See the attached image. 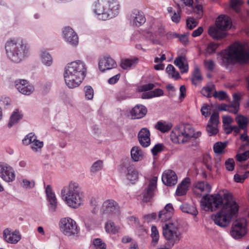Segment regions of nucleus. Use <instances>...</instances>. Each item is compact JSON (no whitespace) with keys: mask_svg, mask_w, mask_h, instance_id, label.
Returning <instances> with one entry per match:
<instances>
[{"mask_svg":"<svg viewBox=\"0 0 249 249\" xmlns=\"http://www.w3.org/2000/svg\"><path fill=\"white\" fill-rule=\"evenodd\" d=\"M22 187L26 189H30L34 187L35 181L33 180L30 181L27 179H23Z\"/></svg>","mask_w":249,"mask_h":249,"instance_id":"nucleus-55","label":"nucleus"},{"mask_svg":"<svg viewBox=\"0 0 249 249\" xmlns=\"http://www.w3.org/2000/svg\"><path fill=\"white\" fill-rule=\"evenodd\" d=\"M85 97L87 100L92 99L94 96V90L90 86H86L83 89Z\"/></svg>","mask_w":249,"mask_h":249,"instance_id":"nucleus-45","label":"nucleus"},{"mask_svg":"<svg viewBox=\"0 0 249 249\" xmlns=\"http://www.w3.org/2000/svg\"><path fill=\"white\" fill-rule=\"evenodd\" d=\"M120 170L122 173L125 175L126 178L133 183L138 180V172L131 164V161L129 160L123 162Z\"/></svg>","mask_w":249,"mask_h":249,"instance_id":"nucleus-11","label":"nucleus"},{"mask_svg":"<svg viewBox=\"0 0 249 249\" xmlns=\"http://www.w3.org/2000/svg\"><path fill=\"white\" fill-rule=\"evenodd\" d=\"M219 123V114L217 112L213 113L206 126V131L209 136L215 135L218 132L217 125Z\"/></svg>","mask_w":249,"mask_h":249,"instance_id":"nucleus-17","label":"nucleus"},{"mask_svg":"<svg viewBox=\"0 0 249 249\" xmlns=\"http://www.w3.org/2000/svg\"><path fill=\"white\" fill-rule=\"evenodd\" d=\"M213 96L215 98H218L220 100H223L226 98L227 94L224 91H217L215 90L214 93L213 94Z\"/></svg>","mask_w":249,"mask_h":249,"instance_id":"nucleus-61","label":"nucleus"},{"mask_svg":"<svg viewBox=\"0 0 249 249\" xmlns=\"http://www.w3.org/2000/svg\"><path fill=\"white\" fill-rule=\"evenodd\" d=\"M239 109V107H238V105L237 104L231 103L230 105H227V107L226 108V111H228L230 113H232L234 114H236Z\"/></svg>","mask_w":249,"mask_h":249,"instance_id":"nucleus-53","label":"nucleus"},{"mask_svg":"<svg viewBox=\"0 0 249 249\" xmlns=\"http://www.w3.org/2000/svg\"><path fill=\"white\" fill-rule=\"evenodd\" d=\"M147 108L142 105H137L131 111V115L134 119H141L147 113Z\"/></svg>","mask_w":249,"mask_h":249,"instance_id":"nucleus-25","label":"nucleus"},{"mask_svg":"<svg viewBox=\"0 0 249 249\" xmlns=\"http://www.w3.org/2000/svg\"><path fill=\"white\" fill-rule=\"evenodd\" d=\"M41 57L42 63L48 66L52 65L53 60L50 54L46 51H42L41 53Z\"/></svg>","mask_w":249,"mask_h":249,"instance_id":"nucleus-42","label":"nucleus"},{"mask_svg":"<svg viewBox=\"0 0 249 249\" xmlns=\"http://www.w3.org/2000/svg\"><path fill=\"white\" fill-rule=\"evenodd\" d=\"M101 211L103 215L108 216L109 214V200H107L103 203Z\"/></svg>","mask_w":249,"mask_h":249,"instance_id":"nucleus-58","label":"nucleus"},{"mask_svg":"<svg viewBox=\"0 0 249 249\" xmlns=\"http://www.w3.org/2000/svg\"><path fill=\"white\" fill-rule=\"evenodd\" d=\"M177 176L174 171L167 170L163 173L162 181L165 185L169 186H174L177 184Z\"/></svg>","mask_w":249,"mask_h":249,"instance_id":"nucleus-20","label":"nucleus"},{"mask_svg":"<svg viewBox=\"0 0 249 249\" xmlns=\"http://www.w3.org/2000/svg\"><path fill=\"white\" fill-rule=\"evenodd\" d=\"M202 80V76L201 74L199 69L197 67L195 68L192 74V84L195 86L198 85L201 83Z\"/></svg>","mask_w":249,"mask_h":249,"instance_id":"nucleus-40","label":"nucleus"},{"mask_svg":"<svg viewBox=\"0 0 249 249\" xmlns=\"http://www.w3.org/2000/svg\"><path fill=\"white\" fill-rule=\"evenodd\" d=\"M203 162L205 165L208 170L209 171L212 170L213 166L212 164V159L209 155H206L204 156Z\"/></svg>","mask_w":249,"mask_h":249,"instance_id":"nucleus-50","label":"nucleus"},{"mask_svg":"<svg viewBox=\"0 0 249 249\" xmlns=\"http://www.w3.org/2000/svg\"><path fill=\"white\" fill-rule=\"evenodd\" d=\"M0 177L6 182H12L15 179V173L13 168L8 164L0 162Z\"/></svg>","mask_w":249,"mask_h":249,"instance_id":"nucleus-15","label":"nucleus"},{"mask_svg":"<svg viewBox=\"0 0 249 249\" xmlns=\"http://www.w3.org/2000/svg\"><path fill=\"white\" fill-rule=\"evenodd\" d=\"M220 54L222 63L225 65L238 63L246 64L249 61V51L245 46L239 42H234L228 48L222 51Z\"/></svg>","mask_w":249,"mask_h":249,"instance_id":"nucleus-3","label":"nucleus"},{"mask_svg":"<svg viewBox=\"0 0 249 249\" xmlns=\"http://www.w3.org/2000/svg\"><path fill=\"white\" fill-rule=\"evenodd\" d=\"M143 152L139 146H134L131 150V157L134 161H138L142 159Z\"/></svg>","mask_w":249,"mask_h":249,"instance_id":"nucleus-32","label":"nucleus"},{"mask_svg":"<svg viewBox=\"0 0 249 249\" xmlns=\"http://www.w3.org/2000/svg\"><path fill=\"white\" fill-rule=\"evenodd\" d=\"M109 5V0H98L95 2L94 13L97 16L100 20H106L108 19L109 14L105 12V7Z\"/></svg>","mask_w":249,"mask_h":249,"instance_id":"nucleus-13","label":"nucleus"},{"mask_svg":"<svg viewBox=\"0 0 249 249\" xmlns=\"http://www.w3.org/2000/svg\"><path fill=\"white\" fill-rule=\"evenodd\" d=\"M242 0H231V7L236 13L240 12V5L242 4Z\"/></svg>","mask_w":249,"mask_h":249,"instance_id":"nucleus-51","label":"nucleus"},{"mask_svg":"<svg viewBox=\"0 0 249 249\" xmlns=\"http://www.w3.org/2000/svg\"><path fill=\"white\" fill-rule=\"evenodd\" d=\"M200 203L206 211L213 212L221 208L220 212L212 215L214 223L221 227L227 226L236 217L239 210V206L229 194H224L223 197L219 194H206Z\"/></svg>","mask_w":249,"mask_h":249,"instance_id":"nucleus-1","label":"nucleus"},{"mask_svg":"<svg viewBox=\"0 0 249 249\" xmlns=\"http://www.w3.org/2000/svg\"><path fill=\"white\" fill-rule=\"evenodd\" d=\"M47 200L49 202V210L51 213L55 212L57 206V200L54 192L53 191L51 185H48L45 189Z\"/></svg>","mask_w":249,"mask_h":249,"instance_id":"nucleus-19","label":"nucleus"},{"mask_svg":"<svg viewBox=\"0 0 249 249\" xmlns=\"http://www.w3.org/2000/svg\"><path fill=\"white\" fill-rule=\"evenodd\" d=\"M150 133L149 129L146 127L142 128L138 133V137L140 144L147 147L150 144Z\"/></svg>","mask_w":249,"mask_h":249,"instance_id":"nucleus-23","label":"nucleus"},{"mask_svg":"<svg viewBox=\"0 0 249 249\" xmlns=\"http://www.w3.org/2000/svg\"><path fill=\"white\" fill-rule=\"evenodd\" d=\"M163 94V91L160 89H156L154 90L142 93V97L143 99H148L154 97H158Z\"/></svg>","mask_w":249,"mask_h":249,"instance_id":"nucleus-39","label":"nucleus"},{"mask_svg":"<svg viewBox=\"0 0 249 249\" xmlns=\"http://www.w3.org/2000/svg\"><path fill=\"white\" fill-rule=\"evenodd\" d=\"M22 114L19 112L18 109H16L12 113L10 118L8 126L11 127L14 124L22 118Z\"/></svg>","mask_w":249,"mask_h":249,"instance_id":"nucleus-37","label":"nucleus"},{"mask_svg":"<svg viewBox=\"0 0 249 249\" xmlns=\"http://www.w3.org/2000/svg\"><path fill=\"white\" fill-rule=\"evenodd\" d=\"M3 238L7 243L16 244L21 239V235L18 231L11 232L8 229H6L3 231Z\"/></svg>","mask_w":249,"mask_h":249,"instance_id":"nucleus-22","label":"nucleus"},{"mask_svg":"<svg viewBox=\"0 0 249 249\" xmlns=\"http://www.w3.org/2000/svg\"><path fill=\"white\" fill-rule=\"evenodd\" d=\"M103 166V161L102 160H98L94 162L90 168V172L91 175L96 174L100 171Z\"/></svg>","mask_w":249,"mask_h":249,"instance_id":"nucleus-41","label":"nucleus"},{"mask_svg":"<svg viewBox=\"0 0 249 249\" xmlns=\"http://www.w3.org/2000/svg\"><path fill=\"white\" fill-rule=\"evenodd\" d=\"M205 67L209 71H212L214 69V64L212 60H205L204 61Z\"/></svg>","mask_w":249,"mask_h":249,"instance_id":"nucleus-62","label":"nucleus"},{"mask_svg":"<svg viewBox=\"0 0 249 249\" xmlns=\"http://www.w3.org/2000/svg\"><path fill=\"white\" fill-rule=\"evenodd\" d=\"M120 5L116 0H110V17L113 18L118 15Z\"/></svg>","mask_w":249,"mask_h":249,"instance_id":"nucleus-36","label":"nucleus"},{"mask_svg":"<svg viewBox=\"0 0 249 249\" xmlns=\"http://www.w3.org/2000/svg\"><path fill=\"white\" fill-rule=\"evenodd\" d=\"M226 145V142H217L213 145V151L217 154H221Z\"/></svg>","mask_w":249,"mask_h":249,"instance_id":"nucleus-48","label":"nucleus"},{"mask_svg":"<svg viewBox=\"0 0 249 249\" xmlns=\"http://www.w3.org/2000/svg\"><path fill=\"white\" fill-rule=\"evenodd\" d=\"M248 158H249V150L242 154H237L236 155V160L239 162L245 161Z\"/></svg>","mask_w":249,"mask_h":249,"instance_id":"nucleus-52","label":"nucleus"},{"mask_svg":"<svg viewBox=\"0 0 249 249\" xmlns=\"http://www.w3.org/2000/svg\"><path fill=\"white\" fill-rule=\"evenodd\" d=\"M166 71L169 75H171L172 77L176 79H177L179 77V74L178 72L176 71L174 67L171 64H168L167 65Z\"/></svg>","mask_w":249,"mask_h":249,"instance_id":"nucleus-46","label":"nucleus"},{"mask_svg":"<svg viewBox=\"0 0 249 249\" xmlns=\"http://www.w3.org/2000/svg\"><path fill=\"white\" fill-rule=\"evenodd\" d=\"M63 36L65 40L70 45L76 46L78 43V37L76 33L70 27H66L63 30Z\"/></svg>","mask_w":249,"mask_h":249,"instance_id":"nucleus-18","label":"nucleus"},{"mask_svg":"<svg viewBox=\"0 0 249 249\" xmlns=\"http://www.w3.org/2000/svg\"><path fill=\"white\" fill-rule=\"evenodd\" d=\"M130 18L133 24L138 27L141 26L146 21L143 13L136 9L132 11Z\"/></svg>","mask_w":249,"mask_h":249,"instance_id":"nucleus-24","label":"nucleus"},{"mask_svg":"<svg viewBox=\"0 0 249 249\" xmlns=\"http://www.w3.org/2000/svg\"><path fill=\"white\" fill-rule=\"evenodd\" d=\"M186 25L191 30L197 26V22L193 18H189L186 20Z\"/></svg>","mask_w":249,"mask_h":249,"instance_id":"nucleus-60","label":"nucleus"},{"mask_svg":"<svg viewBox=\"0 0 249 249\" xmlns=\"http://www.w3.org/2000/svg\"><path fill=\"white\" fill-rule=\"evenodd\" d=\"M94 249H106V244L100 238H95L92 241Z\"/></svg>","mask_w":249,"mask_h":249,"instance_id":"nucleus-47","label":"nucleus"},{"mask_svg":"<svg viewBox=\"0 0 249 249\" xmlns=\"http://www.w3.org/2000/svg\"><path fill=\"white\" fill-rule=\"evenodd\" d=\"M22 142L24 145L31 144L30 147L34 152H39L43 146V142L37 139V137L34 133H30L27 134L22 140Z\"/></svg>","mask_w":249,"mask_h":249,"instance_id":"nucleus-12","label":"nucleus"},{"mask_svg":"<svg viewBox=\"0 0 249 249\" xmlns=\"http://www.w3.org/2000/svg\"><path fill=\"white\" fill-rule=\"evenodd\" d=\"M86 73L87 67L84 62L76 60L68 64L64 72L66 85L70 89L77 87L85 78Z\"/></svg>","mask_w":249,"mask_h":249,"instance_id":"nucleus-2","label":"nucleus"},{"mask_svg":"<svg viewBox=\"0 0 249 249\" xmlns=\"http://www.w3.org/2000/svg\"><path fill=\"white\" fill-rule=\"evenodd\" d=\"M62 199L70 207L77 208L82 203L83 193L78 183L71 181L61 191Z\"/></svg>","mask_w":249,"mask_h":249,"instance_id":"nucleus-5","label":"nucleus"},{"mask_svg":"<svg viewBox=\"0 0 249 249\" xmlns=\"http://www.w3.org/2000/svg\"><path fill=\"white\" fill-rule=\"evenodd\" d=\"M219 44L211 42L207 45L206 49V53L211 54L215 53L216 50L218 47Z\"/></svg>","mask_w":249,"mask_h":249,"instance_id":"nucleus-49","label":"nucleus"},{"mask_svg":"<svg viewBox=\"0 0 249 249\" xmlns=\"http://www.w3.org/2000/svg\"><path fill=\"white\" fill-rule=\"evenodd\" d=\"M157 177L152 178L148 185L144 188L140 195V196L143 202L146 203L151 201L157 189Z\"/></svg>","mask_w":249,"mask_h":249,"instance_id":"nucleus-10","label":"nucleus"},{"mask_svg":"<svg viewBox=\"0 0 249 249\" xmlns=\"http://www.w3.org/2000/svg\"><path fill=\"white\" fill-rule=\"evenodd\" d=\"M151 237L152 238L151 244L153 246H155L158 243L159 239V232L155 226H152L151 227Z\"/></svg>","mask_w":249,"mask_h":249,"instance_id":"nucleus-44","label":"nucleus"},{"mask_svg":"<svg viewBox=\"0 0 249 249\" xmlns=\"http://www.w3.org/2000/svg\"><path fill=\"white\" fill-rule=\"evenodd\" d=\"M194 187L201 192H205L207 194L210 193L211 191V186L207 182L204 181H199L195 182L194 184Z\"/></svg>","mask_w":249,"mask_h":249,"instance_id":"nucleus-31","label":"nucleus"},{"mask_svg":"<svg viewBox=\"0 0 249 249\" xmlns=\"http://www.w3.org/2000/svg\"><path fill=\"white\" fill-rule=\"evenodd\" d=\"M16 89L21 94L29 95L34 91V86L24 79H17L15 81Z\"/></svg>","mask_w":249,"mask_h":249,"instance_id":"nucleus-16","label":"nucleus"},{"mask_svg":"<svg viewBox=\"0 0 249 249\" xmlns=\"http://www.w3.org/2000/svg\"><path fill=\"white\" fill-rule=\"evenodd\" d=\"M225 166L227 170L231 171L234 168V161L233 159H229L225 161Z\"/></svg>","mask_w":249,"mask_h":249,"instance_id":"nucleus-57","label":"nucleus"},{"mask_svg":"<svg viewBox=\"0 0 249 249\" xmlns=\"http://www.w3.org/2000/svg\"><path fill=\"white\" fill-rule=\"evenodd\" d=\"M190 183V178H186L178 185L176 194L178 196H182L186 194L188 185Z\"/></svg>","mask_w":249,"mask_h":249,"instance_id":"nucleus-27","label":"nucleus"},{"mask_svg":"<svg viewBox=\"0 0 249 249\" xmlns=\"http://www.w3.org/2000/svg\"><path fill=\"white\" fill-rule=\"evenodd\" d=\"M84 222L85 226L89 230L92 229L95 225L94 220L90 217H86L84 220Z\"/></svg>","mask_w":249,"mask_h":249,"instance_id":"nucleus-54","label":"nucleus"},{"mask_svg":"<svg viewBox=\"0 0 249 249\" xmlns=\"http://www.w3.org/2000/svg\"><path fill=\"white\" fill-rule=\"evenodd\" d=\"M201 133L197 131L194 133V129L190 124H181L175 128L171 135L173 142L175 143H184L193 138L196 139L200 136Z\"/></svg>","mask_w":249,"mask_h":249,"instance_id":"nucleus-6","label":"nucleus"},{"mask_svg":"<svg viewBox=\"0 0 249 249\" xmlns=\"http://www.w3.org/2000/svg\"><path fill=\"white\" fill-rule=\"evenodd\" d=\"M179 209L182 212L190 214L196 216L198 213V211L195 206L186 203H183L179 207Z\"/></svg>","mask_w":249,"mask_h":249,"instance_id":"nucleus-33","label":"nucleus"},{"mask_svg":"<svg viewBox=\"0 0 249 249\" xmlns=\"http://www.w3.org/2000/svg\"><path fill=\"white\" fill-rule=\"evenodd\" d=\"M138 61L137 58L123 59L121 60L120 66L123 69L127 70L135 66Z\"/></svg>","mask_w":249,"mask_h":249,"instance_id":"nucleus-30","label":"nucleus"},{"mask_svg":"<svg viewBox=\"0 0 249 249\" xmlns=\"http://www.w3.org/2000/svg\"><path fill=\"white\" fill-rule=\"evenodd\" d=\"M172 124L170 123L158 121L155 126V128L162 133L169 131L172 128Z\"/></svg>","mask_w":249,"mask_h":249,"instance_id":"nucleus-35","label":"nucleus"},{"mask_svg":"<svg viewBox=\"0 0 249 249\" xmlns=\"http://www.w3.org/2000/svg\"><path fill=\"white\" fill-rule=\"evenodd\" d=\"M235 121L242 129L246 130L248 124V119L242 115H238L235 118Z\"/></svg>","mask_w":249,"mask_h":249,"instance_id":"nucleus-38","label":"nucleus"},{"mask_svg":"<svg viewBox=\"0 0 249 249\" xmlns=\"http://www.w3.org/2000/svg\"><path fill=\"white\" fill-rule=\"evenodd\" d=\"M7 57L15 63H19L27 55L29 48L27 45L20 38H11L5 44Z\"/></svg>","mask_w":249,"mask_h":249,"instance_id":"nucleus-4","label":"nucleus"},{"mask_svg":"<svg viewBox=\"0 0 249 249\" xmlns=\"http://www.w3.org/2000/svg\"><path fill=\"white\" fill-rule=\"evenodd\" d=\"M59 225L61 231L68 236L77 235L80 231L76 222L70 217L61 218Z\"/></svg>","mask_w":249,"mask_h":249,"instance_id":"nucleus-9","label":"nucleus"},{"mask_svg":"<svg viewBox=\"0 0 249 249\" xmlns=\"http://www.w3.org/2000/svg\"><path fill=\"white\" fill-rule=\"evenodd\" d=\"M162 233L166 240V246L170 248L178 243L181 238L178 227L173 223H165L162 226Z\"/></svg>","mask_w":249,"mask_h":249,"instance_id":"nucleus-8","label":"nucleus"},{"mask_svg":"<svg viewBox=\"0 0 249 249\" xmlns=\"http://www.w3.org/2000/svg\"><path fill=\"white\" fill-rule=\"evenodd\" d=\"M177 5L178 7V10L177 13L175 12L172 17V21L177 23H178L180 21V13L181 12L179 5L178 4Z\"/></svg>","mask_w":249,"mask_h":249,"instance_id":"nucleus-59","label":"nucleus"},{"mask_svg":"<svg viewBox=\"0 0 249 249\" xmlns=\"http://www.w3.org/2000/svg\"><path fill=\"white\" fill-rule=\"evenodd\" d=\"M245 219H239L234 221L231 231V234L235 239H239L246 233Z\"/></svg>","mask_w":249,"mask_h":249,"instance_id":"nucleus-14","label":"nucleus"},{"mask_svg":"<svg viewBox=\"0 0 249 249\" xmlns=\"http://www.w3.org/2000/svg\"><path fill=\"white\" fill-rule=\"evenodd\" d=\"M164 148L162 144H156L151 149V152L154 156L156 155L158 153L161 152Z\"/></svg>","mask_w":249,"mask_h":249,"instance_id":"nucleus-56","label":"nucleus"},{"mask_svg":"<svg viewBox=\"0 0 249 249\" xmlns=\"http://www.w3.org/2000/svg\"><path fill=\"white\" fill-rule=\"evenodd\" d=\"M98 67L100 71L104 72L109 70V55L107 54L101 57L99 61Z\"/></svg>","mask_w":249,"mask_h":249,"instance_id":"nucleus-34","label":"nucleus"},{"mask_svg":"<svg viewBox=\"0 0 249 249\" xmlns=\"http://www.w3.org/2000/svg\"><path fill=\"white\" fill-rule=\"evenodd\" d=\"M120 229V226L116 225L114 222L110 223V232L112 234H116L118 233Z\"/></svg>","mask_w":249,"mask_h":249,"instance_id":"nucleus-63","label":"nucleus"},{"mask_svg":"<svg viewBox=\"0 0 249 249\" xmlns=\"http://www.w3.org/2000/svg\"><path fill=\"white\" fill-rule=\"evenodd\" d=\"M231 26V20L230 18L228 16L220 15L216 19L215 26H211L208 33L213 39H222L226 36L225 31L230 29Z\"/></svg>","mask_w":249,"mask_h":249,"instance_id":"nucleus-7","label":"nucleus"},{"mask_svg":"<svg viewBox=\"0 0 249 249\" xmlns=\"http://www.w3.org/2000/svg\"><path fill=\"white\" fill-rule=\"evenodd\" d=\"M210 109L209 106L207 104H203L201 108V112L202 115L207 117L209 116V110Z\"/></svg>","mask_w":249,"mask_h":249,"instance_id":"nucleus-64","label":"nucleus"},{"mask_svg":"<svg viewBox=\"0 0 249 249\" xmlns=\"http://www.w3.org/2000/svg\"><path fill=\"white\" fill-rule=\"evenodd\" d=\"M174 64L178 67L181 73H186L188 72V65L184 56H179L176 58L174 60Z\"/></svg>","mask_w":249,"mask_h":249,"instance_id":"nucleus-26","label":"nucleus"},{"mask_svg":"<svg viewBox=\"0 0 249 249\" xmlns=\"http://www.w3.org/2000/svg\"><path fill=\"white\" fill-rule=\"evenodd\" d=\"M214 89L215 86L212 83H210L202 89L201 92L204 96L211 97L212 96L211 92Z\"/></svg>","mask_w":249,"mask_h":249,"instance_id":"nucleus-43","label":"nucleus"},{"mask_svg":"<svg viewBox=\"0 0 249 249\" xmlns=\"http://www.w3.org/2000/svg\"><path fill=\"white\" fill-rule=\"evenodd\" d=\"M120 215V208L118 203L113 200H110V217L118 218Z\"/></svg>","mask_w":249,"mask_h":249,"instance_id":"nucleus-29","label":"nucleus"},{"mask_svg":"<svg viewBox=\"0 0 249 249\" xmlns=\"http://www.w3.org/2000/svg\"><path fill=\"white\" fill-rule=\"evenodd\" d=\"M174 212V209L172 204L168 203L164 207L163 210L159 212L158 219L162 222H167L172 218Z\"/></svg>","mask_w":249,"mask_h":249,"instance_id":"nucleus-21","label":"nucleus"},{"mask_svg":"<svg viewBox=\"0 0 249 249\" xmlns=\"http://www.w3.org/2000/svg\"><path fill=\"white\" fill-rule=\"evenodd\" d=\"M185 5L192 7L194 13L197 14V18H200L203 16L202 6L201 4H196L195 7H193V0H181Z\"/></svg>","mask_w":249,"mask_h":249,"instance_id":"nucleus-28","label":"nucleus"}]
</instances>
